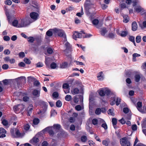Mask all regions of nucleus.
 I'll use <instances>...</instances> for the list:
<instances>
[{"label": "nucleus", "mask_w": 146, "mask_h": 146, "mask_svg": "<svg viewBox=\"0 0 146 146\" xmlns=\"http://www.w3.org/2000/svg\"><path fill=\"white\" fill-rule=\"evenodd\" d=\"M79 90L77 88H74L73 89L72 91V94L74 95L79 93Z\"/></svg>", "instance_id": "nucleus-27"}, {"label": "nucleus", "mask_w": 146, "mask_h": 146, "mask_svg": "<svg viewBox=\"0 0 146 146\" xmlns=\"http://www.w3.org/2000/svg\"><path fill=\"white\" fill-rule=\"evenodd\" d=\"M136 42L137 43L140 42L141 40V37L140 36H137L135 38Z\"/></svg>", "instance_id": "nucleus-43"}, {"label": "nucleus", "mask_w": 146, "mask_h": 146, "mask_svg": "<svg viewBox=\"0 0 146 146\" xmlns=\"http://www.w3.org/2000/svg\"><path fill=\"white\" fill-rule=\"evenodd\" d=\"M51 30H52L51 29H50L46 32V35H47L49 37L51 36L52 35L53 33L51 31Z\"/></svg>", "instance_id": "nucleus-32"}, {"label": "nucleus", "mask_w": 146, "mask_h": 146, "mask_svg": "<svg viewBox=\"0 0 146 146\" xmlns=\"http://www.w3.org/2000/svg\"><path fill=\"white\" fill-rule=\"evenodd\" d=\"M30 16L31 18L36 20L37 19L39 15L36 12H32L30 13Z\"/></svg>", "instance_id": "nucleus-13"}, {"label": "nucleus", "mask_w": 146, "mask_h": 146, "mask_svg": "<svg viewBox=\"0 0 146 146\" xmlns=\"http://www.w3.org/2000/svg\"><path fill=\"white\" fill-rule=\"evenodd\" d=\"M40 89H35L33 90L32 93L33 96L36 98H38L40 96Z\"/></svg>", "instance_id": "nucleus-8"}, {"label": "nucleus", "mask_w": 146, "mask_h": 146, "mask_svg": "<svg viewBox=\"0 0 146 146\" xmlns=\"http://www.w3.org/2000/svg\"><path fill=\"white\" fill-rule=\"evenodd\" d=\"M92 5L93 4L91 3L90 0H86L84 4L85 9L86 11L89 12V9L90 8L91 5Z\"/></svg>", "instance_id": "nucleus-6"}, {"label": "nucleus", "mask_w": 146, "mask_h": 146, "mask_svg": "<svg viewBox=\"0 0 146 146\" xmlns=\"http://www.w3.org/2000/svg\"><path fill=\"white\" fill-rule=\"evenodd\" d=\"M30 128V126L29 125L27 124L24 126V129L26 131L28 130Z\"/></svg>", "instance_id": "nucleus-54"}, {"label": "nucleus", "mask_w": 146, "mask_h": 146, "mask_svg": "<svg viewBox=\"0 0 146 146\" xmlns=\"http://www.w3.org/2000/svg\"><path fill=\"white\" fill-rule=\"evenodd\" d=\"M67 133L63 130H61L58 133L57 137L59 138H61L65 137Z\"/></svg>", "instance_id": "nucleus-11"}, {"label": "nucleus", "mask_w": 146, "mask_h": 146, "mask_svg": "<svg viewBox=\"0 0 146 146\" xmlns=\"http://www.w3.org/2000/svg\"><path fill=\"white\" fill-rule=\"evenodd\" d=\"M139 26L142 29L146 28V21H144L143 23V25L139 24Z\"/></svg>", "instance_id": "nucleus-39"}, {"label": "nucleus", "mask_w": 146, "mask_h": 146, "mask_svg": "<svg viewBox=\"0 0 146 146\" xmlns=\"http://www.w3.org/2000/svg\"><path fill=\"white\" fill-rule=\"evenodd\" d=\"M99 93L100 96L102 97L105 96L106 94L108 96L112 93L110 90L108 88L100 90Z\"/></svg>", "instance_id": "nucleus-2"}, {"label": "nucleus", "mask_w": 146, "mask_h": 146, "mask_svg": "<svg viewBox=\"0 0 146 146\" xmlns=\"http://www.w3.org/2000/svg\"><path fill=\"white\" fill-rule=\"evenodd\" d=\"M92 24L95 25H97L99 23L98 20L97 19H94L92 21Z\"/></svg>", "instance_id": "nucleus-47"}, {"label": "nucleus", "mask_w": 146, "mask_h": 146, "mask_svg": "<svg viewBox=\"0 0 146 146\" xmlns=\"http://www.w3.org/2000/svg\"><path fill=\"white\" fill-rule=\"evenodd\" d=\"M55 33H57L58 36L60 37H63L64 40L63 41H64V42L67 41L66 35L62 30L58 29L55 28Z\"/></svg>", "instance_id": "nucleus-3"}, {"label": "nucleus", "mask_w": 146, "mask_h": 146, "mask_svg": "<svg viewBox=\"0 0 146 146\" xmlns=\"http://www.w3.org/2000/svg\"><path fill=\"white\" fill-rule=\"evenodd\" d=\"M27 39L29 43H33L35 40V38L33 36L29 37Z\"/></svg>", "instance_id": "nucleus-28"}, {"label": "nucleus", "mask_w": 146, "mask_h": 146, "mask_svg": "<svg viewBox=\"0 0 146 146\" xmlns=\"http://www.w3.org/2000/svg\"><path fill=\"white\" fill-rule=\"evenodd\" d=\"M103 73L101 71L99 72L97 74V78H98V80H102L104 79V77L102 75Z\"/></svg>", "instance_id": "nucleus-19"}, {"label": "nucleus", "mask_w": 146, "mask_h": 146, "mask_svg": "<svg viewBox=\"0 0 146 146\" xmlns=\"http://www.w3.org/2000/svg\"><path fill=\"white\" fill-rule=\"evenodd\" d=\"M60 67L62 68H65L68 67V63L67 62H64L60 64Z\"/></svg>", "instance_id": "nucleus-21"}, {"label": "nucleus", "mask_w": 146, "mask_h": 146, "mask_svg": "<svg viewBox=\"0 0 146 146\" xmlns=\"http://www.w3.org/2000/svg\"><path fill=\"white\" fill-rule=\"evenodd\" d=\"M36 80L35 78L34 77L30 76L27 77V83L29 84H31L32 82H34Z\"/></svg>", "instance_id": "nucleus-18"}, {"label": "nucleus", "mask_w": 146, "mask_h": 146, "mask_svg": "<svg viewBox=\"0 0 146 146\" xmlns=\"http://www.w3.org/2000/svg\"><path fill=\"white\" fill-rule=\"evenodd\" d=\"M141 78V77L139 74H136L135 76V81L137 82H139Z\"/></svg>", "instance_id": "nucleus-31"}, {"label": "nucleus", "mask_w": 146, "mask_h": 146, "mask_svg": "<svg viewBox=\"0 0 146 146\" xmlns=\"http://www.w3.org/2000/svg\"><path fill=\"white\" fill-rule=\"evenodd\" d=\"M137 25L136 22L134 21L131 24V29L133 31H135L137 30Z\"/></svg>", "instance_id": "nucleus-17"}, {"label": "nucleus", "mask_w": 146, "mask_h": 146, "mask_svg": "<svg viewBox=\"0 0 146 146\" xmlns=\"http://www.w3.org/2000/svg\"><path fill=\"white\" fill-rule=\"evenodd\" d=\"M24 62L27 64H29L31 63V61L28 58H25L24 59Z\"/></svg>", "instance_id": "nucleus-46"}, {"label": "nucleus", "mask_w": 146, "mask_h": 146, "mask_svg": "<svg viewBox=\"0 0 146 146\" xmlns=\"http://www.w3.org/2000/svg\"><path fill=\"white\" fill-rule=\"evenodd\" d=\"M3 124L5 126L7 125H8V121L5 119H3L2 121Z\"/></svg>", "instance_id": "nucleus-57"}, {"label": "nucleus", "mask_w": 146, "mask_h": 146, "mask_svg": "<svg viewBox=\"0 0 146 146\" xmlns=\"http://www.w3.org/2000/svg\"><path fill=\"white\" fill-rule=\"evenodd\" d=\"M33 107L32 104H30L29 106L27 108V110L28 113H31L33 109Z\"/></svg>", "instance_id": "nucleus-26"}, {"label": "nucleus", "mask_w": 146, "mask_h": 146, "mask_svg": "<svg viewBox=\"0 0 146 146\" xmlns=\"http://www.w3.org/2000/svg\"><path fill=\"white\" fill-rule=\"evenodd\" d=\"M133 131H135L137 129V126L136 124L133 125L131 127Z\"/></svg>", "instance_id": "nucleus-63"}, {"label": "nucleus", "mask_w": 146, "mask_h": 146, "mask_svg": "<svg viewBox=\"0 0 146 146\" xmlns=\"http://www.w3.org/2000/svg\"><path fill=\"white\" fill-rule=\"evenodd\" d=\"M34 86H38L40 84V83L38 80H35L33 82Z\"/></svg>", "instance_id": "nucleus-48"}, {"label": "nucleus", "mask_w": 146, "mask_h": 146, "mask_svg": "<svg viewBox=\"0 0 146 146\" xmlns=\"http://www.w3.org/2000/svg\"><path fill=\"white\" fill-rule=\"evenodd\" d=\"M65 45L66 47L65 50H64L65 54V55L70 59V63L72 60V58L71 54L72 51V46L68 42H66L65 44Z\"/></svg>", "instance_id": "nucleus-1"}, {"label": "nucleus", "mask_w": 146, "mask_h": 146, "mask_svg": "<svg viewBox=\"0 0 146 146\" xmlns=\"http://www.w3.org/2000/svg\"><path fill=\"white\" fill-rule=\"evenodd\" d=\"M88 142L90 146H95V143L92 140H89Z\"/></svg>", "instance_id": "nucleus-59"}, {"label": "nucleus", "mask_w": 146, "mask_h": 146, "mask_svg": "<svg viewBox=\"0 0 146 146\" xmlns=\"http://www.w3.org/2000/svg\"><path fill=\"white\" fill-rule=\"evenodd\" d=\"M39 140L38 138L36 137H33L31 141V143L33 144L36 145L37 143L39 142Z\"/></svg>", "instance_id": "nucleus-16"}, {"label": "nucleus", "mask_w": 146, "mask_h": 146, "mask_svg": "<svg viewBox=\"0 0 146 146\" xmlns=\"http://www.w3.org/2000/svg\"><path fill=\"white\" fill-rule=\"evenodd\" d=\"M101 112V108H98L96 109L95 111V113L97 115H99L100 114Z\"/></svg>", "instance_id": "nucleus-44"}, {"label": "nucleus", "mask_w": 146, "mask_h": 146, "mask_svg": "<svg viewBox=\"0 0 146 146\" xmlns=\"http://www.w3.org/2000/svg\"><path fill=\"white\" fill-rule=\"evenodd\" d=\"M3 52L4 54L6 55H8L10 53V51L9 49L5 50Z\"/></svg>", "instance_id": "nucleus-64"}, {"label": "nucleus", "mask_w": 146, "mask_h": 146, "mask_svg": "<svg viewBox=\"0 0 146 146\" xmlns=\"http://www.w3.org/2000/svg\"><path fill=\"white\" fill-rule=\"evenodd\" d=\"M101 126L104 128L105 130L107 129H108V126L106 123H102V124Z\"/></svg>", "instance_id": "nucleus-62"}, {"label": "nucleus", "mask_w": 146, "mask_h": 146, "mask_svg": "<svg viewBox=\"0 0 146 146\" xmlns=\"http://www.w3.org/2000/svg\"><path fill=\"white\" fill-rule=\"evenodd\" d=\"M141 125L142 128H146V119H143Z\"/></svg>", "instance_id": "nucleus-37"}, {"label": "nucleus", "mask_w": 146, "mask_h": 146, "mask_svg": "<svg viewBox=\"0 0 146 146\" xmlns=\"http://www.w3.org/2000/svg\"><path fill=\"white\" fill-rule=\"evenodd\" d=\"M15 134L16 137H22L24 135L23 133H21L20 132L19 130H17L15 132Z\"/></svg>", "instance_id": "nucleus-20"}, {"label": "nucleus", "mask_w": 146, "mask_h": 146, "mask_svg": "<svg viewBox=\"0 0 146 146\" xmlns=\"http://www.w3.org/2000/svg\"><path fill=\"white\" fill-rule=\"evenodd\" d=\"M38 104L41 106H43L44 108H47L48 106L47 103L44 101L40 100L38 101Z\"/></svg>", "instance_id": "nucleus-15"}, {"label": "nucleus", "mask_w": 146, "mask_h": 146, "mask_svg": "<svg viewBox=\"0 0 146 146\" xmlns=\"http://www.w3.org/2000/svg\"><path fill=\"white\" fill-rule=\"evenodd\" d=\"M31 22L30 21L29 23H28L27 21H25L23 19L21 20V22L20 24L19 25L18 27H26L29 25Z\"/></svg>", "instance_id": "nucleus-9"}, {"label": "nucleus", "mask_w": 146, "mask_h": 146, "mask_svg": "<svg viewBox=\"0 0 146 146\" xmlns=\"http://www.w3.org/2000/svg\"><path fill=\"white\" fill-rule=\"evenodd\" d=\"M79 98L77 97V96H75L73 98V101L74 103H78L79 100V101L80 104H83V97L81 95L78 96Z\"/></svg>", "instance_id": "nucleus-5"}, {"label": "nucleus", "mask_w": 146, "mask_h": 146, "mask_svg": "<svg viewBox=\"0 0 146 146\" xmlns=\"http://www.w3.org/2000/svg\"><path fill=\"white\" fill-rule=\"evenodd\" d=\"M55 127V124H54L53 127H48L44 129L43 131H47L49 133L50 136H53L54 135L53 129Z\"/></svg>", "instance_id": "nucleus-4"}, {"label": "nucleus", "mask_w": 146, "mask_h": 146, "mask_svg": "<svg viewBox=\"0 0 146 146\" xmlns=\"http://www.w3.org/2000/svg\"><path fill=\"white\" fill-rule=\"evenodd\" d=\"M123 22L126 23H128L129 21V18L127 15H124L123 16Z\"/></svg>", "instance_id": "nucleus-22"}, {"label": "nucleus", "mask_w": 146, "mask_h": 146, "mask_svg": "<svg viewBox=\"0 0 146 146\" xmlns=\"http://www.w3.org/2000/svg\"><path fill=\"white\" fill-rule=\"evenodd\" d=\"M72 37L75 40H76L77 38H78V32H75L73 35Z\"/></svg>", "instance_id": "nucleus-42"}, {"label": "nucleus", "mask_w": 146, "mask_h": 146, "mask_svg": "<svg viewBox=\"0 0 146 146\" xmlns=\"http://www.w3.org/2000/svg\"><path fill=\"white\" fill-rule=\"evenodd\" d=\"M2 68L4 70H7L9 68V66L6 64H4L2 66Z\"/></svg>", "instance_id": "nucleus-58"}, {"label": "nucleus", "mask_w": 146, "mask_h": 146, "mask_svg": "<svg viewBox=\"0 0 146 146\" xmlns=\"http://www.w3.org/2000/svg\"><path fill=\"white\" fill-rule=\"evenodd\" d=\"M121 99L119 98H117L116 101H115L116 105L117 106H118L121 102Z\"/></svg>", "instance_id": "nucleus-53"}, {"label": "nucleus", "mask_w": 146, "mask_h": 146, "mask_svg": "<svg viewBox=\"0 0 146 146\" xmlns=\"http://www.w3.org/2000/svg\"><path fill=\"white\" fill-rule=\"evenodd\" d=\"M62 87L64 89H67L69 88V85L68 83H64L63 84Z\"/></svg>", "instance_id": "nucleus-45"}, {"label": "nucleus", "mask_w": 146, "mask_h": 146, "mask_svg": "<svg viewBox=\"0 0 146 146\" xmlns=\"http://www.w3.org/2000/svg\"><path fill=\"white\" fill-rule=\"evenodd\" d=\"M112 123L114 127L115 128V126L117 124V119L115 118H113L112 119Z\"/></svg>", "instance_id": "nucleus-30"}, {"label": "nucleus", "mask_w": 146, "mask_h": 146, "mask_svg": "<svg viewBox=\"0 0 146 146\" xmlns=\"http://www.w3.org/2000/svg\"><path fill=\"white\" fill-rule=\"evenodd\" d=\"M142 106V103L140 102H138L137 103V108L139 110L138 108H141Z\"/></svg>", "instance_id": "nucleus-52"}, {"label": "nucleus", "mask_w": 146, "mask_h": 146, "mask_svg": "<svg viewBox=\"0 0 146 146\" xmlns=\"http://www.w3.org/2000/svg\"><path fill=\"white\" fill-rule=\"evenodd\" d=\"M39 119L37 118H35L33 119V123L35 125H37L39 122Z\"/></svg>", "instance_id": "nucleus-33"}, {"label": "nucleus", "mask_w": 146, "mask_h": 146, "mask_svg": "<svg viewBox=\"0 0 146 146\" xmlns=\"http://www.w3.org/2000/svg\"><path fill=\"white\" fill-rule=\"evenodd\" d=\"M115 34L113 33H109L108 34V36L110 38L113 39L115 37Z\"/></svg>", "instance_id": "nucleus-38"}, {"label": "nucleus", "mask_w": 146, "mask_h": 146, "mask_svg": "<svg viewBox=\"0 0 146 146\" xmlns=\"http://www.w3.org/2000/svg\"><path fill=\"white\" fill-rule=\"evenodd\" d=\"M92 124L95 125L98 124V120L97 119H94L92 120Z\"/></svg>", "instance_id": "nucleus-55"}, {"label": "nucleus", "mask_w": 146, "mask_h": 146, "mask_svg": "<svg viewBox=\"0 0 146 146\" xmlns=\"http://www.w3.org/2000/svg\"><path fill=\"white\" fill-rule=\"evenodd\" d=\"M47 52L48 54H51L53 52V50L51 48H48L47 49Z\"/></svg>", "instance_id": "nucleus-51"}, {"label": "nucleus", "mask_w": 146, "mask_h": 146, "mask_svg": "<svg viewBox=\"0 0 146 146\" xmlns=\"http://www.w3.org/2000/svg\"><path fill=\"white\" fill-rule=\"evenodd\" d=\"M3 39L5 41H8L10 40V38L9 36H5L3 37Z\"/></svg>", "instance_id": "nucleus-60"}, {"label": "nucleus", "mask_w": 146, "mask_h": 146, "mask_svg": "<svg viewBox=\"0 0 146 146\" xmlns=\"http://www.w3.org/2000/svg\"><path fill=\"white\" fill-rule=\"evenodd\" d=\"M135 37L133 36H129V40L131 42H132L135 46H136V44L135 42Z\"/></svg>", "instance_id": "nucleus-23"}, {"label": "nucleus", "mask_w": 146, "mask_h": 146, "mask_svg": "<svg viewBox=\"0 0 146 146\" xmlns=\"http://www.w3.org/2000/svg\"><path fill=\"white\" fill-rule=\"evenodd\" d=\"M76 110L77 111H80L82 110V107L80 105H78L76 106L75 107Z\"/></svg>", "instance_id": "nucleus-49"}, {"label": "nucleus", "mask_w": 146, "mask_h": 146, "mask_svg": "<svg viewBox=\"0 0 146 146\" xmlns=\"http://www.w3.org/2000/svg\"><path fill=\"white\" fill-rule=\"evenodd\" d=\"M56 105L57 107L60 108L62 106V102L60 100H58L56 102Z\"/></svg>", "instance_id": "nucleus-29"}, {"label": "nucleus", "mask_w": 146, "mask_h": 146, "mask_svg": "<svg viewBox=\"0 0 146 146\" xmlns=\"http://www.w3.org/2000/svg\"><path fill=\"white\" fill-rule=\"evenodd\" d=\"M65 100L67 101H70L72 99V97L70 95H66L65 98Z\"/></svg>", "instance_id": "nucleus-35"}, {"label": "nucleus", "mask_w": 146, "mask_h": 146, "mask_svg": "<svg viewBox=\"0 0 146 146\" xmlns=\"http://www.w3.org/2000/svg\"><path fill=\"white\" fill-rule=\"evenodd\" d=\"M87 137L85 135H83L81 137V140L82 142H85L87 140Z\"/></svg>", "instance_id": "nucleus-41"}, {"label": "nucleus", "mask_w": 146, "mask_h": 146, "mask_svg": "<svg viewBox=\"0 0 146 146\" xmlns=\"http://www.w3.org/2000/svg\"><path fill=\"white\" fill-rule=\"evenodd\" d=\"M107 32V31L106 28H103L100 31V33L102 36H104L106 34Z\"/></svg>", "instance_id": "nucleus-24"}, {"label": "nucleus", "mask_w": 146, "mask_h": 146, "mask_svg": "<svg viewBox=\"0 0 146 146\" xmlns=\"http://www.w3.org/2000/svg\"><path fill=\"white\" fill-rule=\"evenodd\" d=\"M102 143L104 145L106 146H108L109 144V143L106 140H103Z\"/></svg>", "instance_id": "nucleus-56"}, {"label": "nucleus", "mask_w": 146, "mask_h": 146, "mask_svg": "<svg viewBox=\"0 0 146 146\" xmlns=\"http://www.w3.org/2000/svg\"><path fill=\"white\" fill-rule=\"evenodd\" d=\"M128 142L129 141L126 137H125L120 139V143L122 146H124L128 143Z\"/></svg>", "instance_id": "nucleus-10"}, {"label": "nucleus", "mask_w": 146, "mask_h": 146, "mask_svg": "<svg viewBox=\"0 0 146 146\" xmlns=\"http://www.w3.org/2000/svg\"><path fill=\"white\" fill-rule=\"evenodd\" d=\"M82 32L83 34H85V35H84L83 38H88L92 36V35L90 34H86L84 31H82Z\"/></svg>", "instance_id": "nucleus-40"}, {"label": "nucleus", "mask_w": 146, "mask_h": 146, "mask_svg": "<svg viewBox=\"0 0 146 146\" xmlns=\"http://www.w3.org/2000/svg\"><path fill=\"white\" fill-rule=\"evenodd\" d=\"M5 3L6 5H10L12 3V2L10 0H7L5 1Z\"/></svg>", "instance_id": "nucleus-50"}, {"label": "nucleus", "mask_w": 146, "mask_h": 146, "mask_svg": "<svg viewBox=\"0 0 146 146\" xmlns=\"http://www.w3.org/2000/svg\"><path fill=\"white\" fill-rule=\"evenodd\" d=\"M35 40L36 41L37 44L38 45H40L41 44V39L40 37H37L35 38Z\"/></svg>", "instance_id": "nucleus-25"}, {"label": "nucleus", "mask_w": 146, "mask_h": 146, "mask_svg": "<svg viewBox=\"0 0 146 146\" xmlns=\"http://www.w3.org/2000/svg\"><path fill=\"white\" fill-rule=\"evenodd\" d=\"M127 32L125 31H123L120 34V35L122 37H125L127 34Z\"/></svg>", "instance_id": "nucleus-36"}, {"label": "nucleus", "mask_w": 146, "mask_h": 146, "mask_svg": "<svg viewBox=\"0 0 146 146\" xmlns=\"http://www.w3.org/2000/svg\"><path fill=\"white\" fill-rule=\"evenodd\" d=\"M6 130L3 127L0 128V138H3L6 137Z\"/></svg>", "instance_id": "nucleus-12"}, {"label": "nucleus", "mask_w": 146, "mask_h": 146, "mask_svg": "<svg viewBox=\"0 0 146 146\" xmlns=\"http://www.w3.org/2000/svg\"><path fill=\"white\" fill-rule=\"evenodd\" d=\"M123 111L125 113H127L129 112V110L128 108L125 107L123 108Z\"/></svg>", "instance_id": "nucleus-61"}, {"label": "nucleus", "mask_w": 146, "mask_h": 146, "mask_svg": "<svg viewBox=\"0 0 146 146\" xmlns=\"http://www.w3.org/2000/svg\"><path fill=\"white\" fill-rule=\"evenodd\" d=\"M134 11L139 13L141 11H144V9L140 5H137L134 7Z\"/></svg>", "instance_id": "nucleus-14"}, {"label": "nucleus", "mask_w": 146, "mask_h": 146, "mask_svg": "<svg viewBox=\"0 0 146 146\" xmlns=\"http://www.w3.org/2000/svg\"><path fill=\"white\" fill-rule=\"evenodd\" d=\"M18 24V21L16 20H14L12 23V25L15 27H17Z\"/></svg>", "instance_id": "nucleus-34"}, {"label": "nucleus", "mask_w": 146, "mask_h": 146, "mask_svg": "<svg viewBox=\"0 0 146 146\" xmlns=\"http://www.w3.org/2000/svg\"><path fill=\"white\" fill-rule=\"evenodd\" d=\"M24 108V105L22 104H19L13 107V109L15 111H21L23 110Z\"/></svg>", "instance_id": "nucleus-7"}]
</instances>
